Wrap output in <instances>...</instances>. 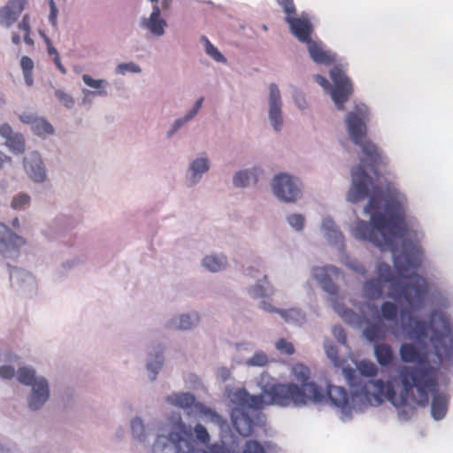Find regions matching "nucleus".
I'll return each mask as SVG.
<instances>
[{
	"label": "nucleus",
	"instance_id": "f257e3e1",
	"mask_svg": "<svg viewBox=\"0 0 453 453\" xmlns=\"http://www.w3.org/2000/svg\"><path fill=\"white\" fill-rule=\"evenodd\" d=\"M369 110H353L344 119L346 130L352 142L362 149L364 157L360 165L351 170V186L347 200L357 203L369 198L364 211L370 214L369 221L357 219L349 224L348 231L355 240L370 242L382 252L392 253L395 276L389 265L380 262L375 278L365 280L363 296L377 300L388 287L387 296L411 311L422 310L427 303L429 285L417 274L423 259V251L418 242L423 238L418 226L405 216V196L395 185L383 191L377 166L386 164L380 149L366 141Z\"/></svg>",
	"mask_w": 453,
	"mask_h": 453
},
{
	"label": "nucleus",
	"instance_id": "f03ea898",
	"mask_svg": "<svg viewBox=\"0 0 453 453\" xmlns=\"http://www.w3.org/2000/svg\"><path fill=\"white\" fill-rule=\"evenodd\" d=\"M389 333L396 339L403 336L414 342L400 346L399 355L403 362L416 364L404 365L397 376L384 382L387 400L391 394L418 392V402H426L427 389L433 388V378L438 374L440 365L453 355V326L444 312L433 311L428 322L418 316L403 311L400 325H392Z\"/></svg>",
	"mask_w": 453,
	"mask_h": 453
},
{
	"label": "nucleus",
	"instance_id": "7ed1b4c3",
	"mask_svg": "<svg viewBox=\"0 0 453 453\" xmlns=\"http://www.w3.org/2000/svg\"><path fill=\"white\" fill-rule=\"evenodd\" d=\"M207 429L201 424H186L179 411H172L157 428L154 441L146 453H196L195 442L210 441Z\"/></svg>",
	"mask_w": 453,
	"mask_h": 453
},
{
	"label": "nucleus",
	"instance_id": "20e7f679",
	"mask_svg": "<svg viewBox=\"0 0 453 453\" xmlns=\"http://www.w3.org/2000/svg\"><path fill=\"white\" fill-rule=\"evenodd\" d=\"M323 392L325 399L321 403L328 401L343 422L350 420L355 413H361L368 407L380 405L387 399L382 380H363L352 389L350 395L343 387L333 385L327 386L326 392L324 389Z\"/></svg>",
	"mask_w": 453,
	"mask_h": 453
},
{
	"label": "nucleus",
	"instance_id": "39448f33",
	"mask_svg": "<svg viewBox=\"0 0 453 453\" xmlns=\"http://www.w3.org/2000/svg\"><path fill=\"white\" fill-rule=\"evenodd\" d=\"M257 384L262 391V407L271 404L303 407L309 403H321L325 399L323 388L316 383H304L300 388L293 383H278L268 374H262Z\"/></svg>",
	"mask_w": 453,
	"mask_h": 453
},
{
	"label": "nucleus",
	"instance_id": "423d86ee",
	"mask_svg": "<svg viewBox=\"0 0 453 453\" xmlns=\"http://www.w3.org/2000/svg\"><path fill=\"white\" fill-rule=\"evenodd\" d=\"M438 374L433 378V388L432 390L427 389L426 401L418 402L419 397L418 392L411 390V392L391 394L390 399L388 400L392 405L395 408L398 417L402 420L410 419L415 412L416 406H425L428 403L430 396H432L431 403V414L435 420L442 419L447 413L449 405L448 395L441 391L438 386Z\"/></svg>",
	"mask_w": 453,
	"mask_h": 453
},
{
	"label": "nucleus",
	"instance_id": "0eeeda50",
	"mask_svg": "<svg viewBox=\"0 0 453 453\" xmlns=\"http://www.w3.org/2000/svg\"><path fill=\"white\" fill-rule=\"evenodd\" d=\"M17 381L29 387L25 397L26 407L28 411L36 412L42 411L50 402L51 396L49 379L37 372L31 365H24L18 368Z\"/></svg>",
	"mask_w": 453,
	"mask_h": 453
},
{
	"label": "nucleus",
	"instance_id": "6e6552de",
	"mask_svg": "<svg viewBox=\"0 0 453 453\" xmlns=\"http://www.w3.org/2000/svg\"><path fill=\"white\" fill-rule=\"evenodd\" d=\"M151 4L149 12L139 17L137 26L146 37L161 38L168 28L164 12L169 11L173 0H148Z\"/></svg>",
	"mask_w": 453,
	"mask_h": 453
},
{
	"label": "nucleus",
	"instance_id": "1a4fd4ad",
	"mask_svg": "<svg viewBox=\"0 0 453 453\" xmlns=\"http://www.w3.org/2000/svg\"><path fill=\"white\" fill-rule=\"evenodd\" d=\"M270 187L277 200L284 203H296L303 196L302 180L287 172L275 174L271 180Z\"/></svg>",
	"mask_w": 453,
	"mask_h": 453
},
{
	"label": "nucleus",
	"instance_id": "9d476101",
	"mask_svg": "<svg viewBox=\"0 0 453 453\" xmlns=\"http://www.w3.org/2000/svg\"><path fill=\"white\" fill-rule=\"evenodd\" d=\"M330 76L334 81V86H331L329 81L319 74L314 75V80L330 94L336 108L343 110L344 104L348 101L352 92V85L345 73L338 67H334L330 71Z\"/></svg>",
	"mask_w": 453,
	"mask_h": 453
},
{
	"label": "nucleus",
	"instance_id": "9b49d317",
	"mask_svg": "<svg viewBox=\"0 0 453 453\" xmlns=\"http://www.w3.org/2000/svg\"><path fill=\"white\" fill-rule=\"evenodd\" d=\"M283 99L279 86L271 82L267 87L265 100L266 120L275 133H280L284 128Z\"/></svg>",
	"mask_w": 453,
	"mask_h": 453
},
{
	"label": "nucleus",
	"instance_id": "f8f14e48",
	"mask_svg": "<svg viewBox=\"0 0 453 453\" xmlns=\"http://www.w3.org/2000/svg\"><path fill=\"white\" fill-rule=\"evenodd\" d=\"M332 305L335 312L347 323L353 326L362 327L369 322V316L375 311V305L370 302H364L359 304V313L345 307V305L337 298L332 299Z\"/></svg>",
	"mask_w": 453,
	"mask_h": 453
},
{
	"label": "nucleus",
	"instance_id": "ddd939ff",
	"mask_svg": "<svg viewBox=\"0 0 453 453\" xmlns=\"http://www.w3.org/2000/svg\"><path fill=\"white\" fill-rule=\"evenodd\" d=\"M286 13L285 20L289 25L292 34L299 40L307 39V35L312 30V25L308 16L303 13L300 17H294L296 6L293 0H277Z\"/></svg>",
	"mask_w": 453,
	"mask_h": 453
},
{
	"label": "nucleus",
	"instance_id": "4468645a",
	"mask_svg": "<svg viewBox=\"0 0 453 453\" xmlns=\"http://www.w3.org/2000/svg\"><path fill=\"white\" fill-rule=\"evenodd\" d=\"M10 281L12 288L23 297L32 298L38 293V282L35 276L24 268H12Z\"/></svg>",
	"mask_w": 453,
	"mask_h": 453
},
{
	"label": "nucleus",
	"instance_id": "2eb2a0df",
	"mask_svg": "<svg viewBox=\"0 0 453 453\" xmlns=\"http://www.w3.org/2000/svg\"><path fill=\"white\" fill-rule=\"evenodd\" d=\"M211 169V160L206 151L196 154L188 163L185 183L188 188L196 187Z\"/></svg>",
	"mask_w": 453,
	"mask_h": 453
},
{
	"label": "nucleus",
	"instance_id": "dca6fc26",
	"mask_svg": "<svg viewBox=\"0 0 453 453\" xmlns=\"http://www.w3.org/2000/svg\"><path fill=\"white\" fill-rule=\"evenodd\" d=\"M27 243L26 239L15 233L7 225L0 222V255L6 258L19 256L20 249Z\"/></svg>",
	"mask_w": 453,
	"mask_h": 453
},
{
	"label": "nucleus",
	"instance_id": "f3484780",
	"mask_svg": "<svg viewBox=\"0 0 453 453\" xmlns=\"http://www.w3.org/2000/svg\"><path fill=\"white\" fill-rule=\"evenodd\" d=\"M342 271L335 265H316L311 269V276L328 295L334 296L338 293V286L333 278H338Z\"/></svg>",
	"mask_w": 453,
	"mask_h": 453
},
{
	"label": "nucleus",
	"instance_id": "a211bd4d",
	"mask_svg": "<svg viewBox=\"0 0 453 453\" xmlns=\"http://www.w3.org/2000/svg\"><path fill=\"white\" fill-rule=\"evenodd\" d=\"M81 81L87 88H81V100L83 105L91 104L95 97H106L109 95L110 83L106 79L94 78L90 74L84 73Z\"/></svg>",
	"mask_w": 453,
	"mask_h": 453
},
{
	"label": "nucleus",
	"instance_id": "6ab92c4d",
	"mask_svg": "<svg viewBox=\"0 0 453 453\" xmlns=\"http://www.w3.org/2000/svg\"><path fill=\"white\" fill-rule=\"evenodd\" d=\"M236 446L234 441L230 443L227 441V437L222 435L220 445H214L209 452L203 453H234ZM276 451L277 447L271 442L261 445L257 441L250 440L245 443L242 453H275Z\"/></svg>",
	"mask_w": 453,
	"mask_h": 453
},
{
	"label": "nucleus",
	"instance_id": "aec40b11",
	"mask_svg": "<svg viewBox=\"0 0 453 453\" xmlns=\"http://www.w3.org/2000/svg\"><path fill=\"white\" fill-rule=\"evenodd\" d=\"M23 168L35 184H42L48 180L46 165L38 151H30L23 157Z\"/></svg>",
	"mask_w": 453,
	"mask_h": 453
},
{
	"label": "nucleus",
	"instance_id": "412c9836",
	"mask_svg": "<svg viewBox=\"0 0 453 453\" xmlns=\"http://www.w3.org/2000/svg\"><path fill=\"white\" fill-rule=\"evenodd\" d=\"M319 231L328 245L335 247L340 251L346 248L345 236L331 215L322 216Z\"/></svg>",
	"mask_w": 453,
	"mask_h": 453
},
{
	"label": "nucleus",
	"instance_id": "4be33fe9",
	"mask_svg": "<svg viewBox=\"0 0 453 453\" xmlns=\"http://www.w3.org/2000/svg\"><path fill=\"white\" fill-rule=\"evenodd\" d=\"M227 396L230 402L234 405V408H242L247 410L261 409L262 395H250L244 388H227Z\"/></svg>",
	"mask_w": 453,
	"mask_h": 453
},
{
	"label": "nucleus",
	"instance_id": "5701e85b",
	"mask_svg": "<svg viewBox=\"0 0 453 453\" xmlns=\"http://www.w3.org/2000/svg\"><path fill=\"white\" fill-rule=\"evenodd\" d=\"M264 175L261 166L254 165L235 171L232 176V184L236 188H247L255 186Z\"/></svg>",
	"mask_w": 453,
	"mask_h": 453
},
{
	"label": "nucleus",
	"instance_id": "b1692460",
	"mask_svg": "<svg viewBox=\"0 0 453 453\" xmlns=\"http://www.w3.org/2000/svg\"><path fill=\"white\" fill-rule=\"evenodd\" d=\"M257 409L248 408L247 410L242 408H233L231 411V419L233 426L236 431L242 436H249L251 434L254 424V418L257 415Z\"/></svg>",
	"mask_w": 453,
	"mask_h": 453
},
{
	"label": "nucleus",
	"instance_id": "393cba45",
	"mask_svg": "<svg viewBox=\"0 0 453 453\" xmlns=\"http://www.w3.org/2000/svg\"><path fill=\"white\" fill-rule=\"evenodd\" d=\"M200 320L199 312L192 310L172 317L166 322V326L176 331H191L198 326Z\"/></svg>",
	"mask_w": 453,
	"mask_h": 453
},
{
	"label": "nucleus",
	"instance_id": "a878e982",
	"mask_svg": "<svg viewBox=\"0 0 453 453\" xmlns=\"http://www.w3.org/2000/svg\"><path fill=\"white\" fill-rule=\"evenodd\" d=\"M313 29L307 35V39L301 41L307 43L308 51L311 59L317 64L329 65L335 61V55L329 50H326L321 42L313 41L311 35Z\"/></svg>",
	"mask_w": 453,
	"mask_h": 453
},
{
	"label": "nucleus",
	"instance_id": "bb28decb",
	"mask_svg": "<svg viewBox=\"0 0 453 453\" xmlns=\"http://www.w3.org/2000/svg\"><path fill=\"white\" fill-rule=\"evenodd\" d=\"M203 103V98H198L192 108L188 110L183 116L176 118L169 126L165 132L167 138H173L180 130L186 127L188 123L192 121L200 111Z\"/></svg>",
	"mask_w": 453,
	"mask_h": 453
},
{
	"label": "nucleus",
	"instance_id": "cd10ccee",
	"mask_svg": "<svg viewBox=\"0 0 453 453\" xmlns=\"http://www.w3.org/2000/svg\"><path fill=\"white\" fill-rule=\"evenodd\" d=\"M68 218L58 214L50 220L42 229V234L49 240H59L66 232Z\"/></svg>",
	"mask_w": 453,
	"mask_h": 453
},
{
	"label": "nucleus",
	"instance_id": "c85d7f7f",
	"mask_svg": "<svg viewBox=\"0 0 453 453\" xmlns=\"http://www.w3.org/2000/svg\"><path fill=\"white\" fill-rule=\"evenodd\" d=\"M201 266L211 273L223 272L228 266L227 256L223 252H211L202 258Z\"/></svg>",
	"mask_w": 453,
	"mask_h": 453
},
{
	"label": "nucleus",
	"instance_id": "c756f323",
	"mask_svg": "<svg viewBox=\"0 0 453 453\" xmlns=\"http://www.w3.org/2000/svg\"><path fill=\"white\" fill-rule=\"evenodd\" d=\"M24 4L23 0H11L0 10V25L10 27L24 10Z\"/></svg>",
	"mask_w": 453,
	"mask_h": 453
},
{
	"label": "nucleus",
	"instance_id": "7c9ffc66",
	"mask_svg": "<svg viewBox=\"0 0 453 453\" xmlns=\"http://www.w3.org/2000/svg\"><path fill=\"white\" fill-rule=\"evenodd\" d=\"M274 288L270 287L268 275L265 274L262 279L257 280L254 283L245 288L247 296L254 300L262 299L273 295Z\"/></svg>",
	"mask_w": 453,
	"mask_h": 453
},
{
	"label": "nucleus",
	"instance_id": "2f4dec72",
	"mask_svg": "<svg viewBox=\"0 0 453 453\" xmlns=\"http://www.w3.org/2000/svg\"><path fill=\"white\" fill-rule=\"evenodd\" d=\"M165 357L162 350L150 352L146 359V372L150 381L153 382L157 380V375L163 368Z\"/></svg>",
	"mask_w": 453,
	"mask_h": 453
},
{
	"label": "nucleus",
	"instance_id": "473e14b6",
	"mask_svg": "<svg viewBox=\"0 0 453 453\" xmlns=\"http://www.w3.org/2000/svg\"><path fill=\"white\" fill-rule=\"evenodd\" d=\"M165 403L187 411L188 409L194 407L196 409V397L189 392H173L165 396Z\"/></svg>",
	"mask_w": 453,
	"mask_h": 453
},
{
	"label": "nucleus",
	"instance_id": "72a5a7b5",
	"mask_svg": "<svg viewBox=\"0 0 453 453\" xmlns=\"http://www.w3.org/2000/svg\"><path fill=\"white\" fill-rule=\"evenodd\" d=\"M86 263V257L76 255L63 261L57 268L56 273L58 278L67 277L74 269L82 266Z\"/></svg>",
	"mask_w": 453,
	"mask_h": 453
},
{
	"label": "nucleus",
	"instance_id": "f704fd0d",
	"mask_svg": "<svg viewBox=\"0 0 453 453\" xmlns=\"http://www.w3.org/2000/svg\"><path fill=\"white\" fill-rule=\"evenodd\" d=\"M339 262L349 270L360 276L367 275L365 265L357 258L351 257L346 252V248L340 251Z\"/></svg>",
	"mask_w": 453,
	"mask_h": 453
},
{
	"label": "nucleus",
	"instance_id": "c9c22d12",
	"mask_svg": "<svg viewBox=\"0 0 453 453\" xmlns=\"http://www.w3.org/2000/svg\"><path fill=\"white\" fill-rule=\"evenodd\" d=\"M130 431L134 440L140 443L147 442L150 438L149 428L140 417H134L130 420Z\"/></svg>",
	"mask_w": 453,
	"mask_h": 453
},
{
	"label": "nucleus",
	"instance_id": "e433bc0d",
	"mask_svg": "<svg viewBox=\"0 0 453 453\" xmlns=\"http://www.w3.org/2000/svg\"><path fill=\"white\" fill-rule=\"evenodd\" d=\"M280 316L286 323L297 326H303L307 321L305 311L297 307L281 309Z\"/></svg>",
	"mask_w": 453,
	"mask_h": 453
},
{
	"label": "nucleus",
	"instance_id": "4c0bfd02",
	"mask_svg": "<svg viewBox=\"0 0 453 453\" xmlns=\"http://www.w3.org/2000/svg\"><path fill=\"white\" fill-rule=\"evenodd\" d=\"M373 352L377 362L381 366L390 365L395 359L393 349L388 343H374Z\"/></svg>",
	"mask_w": 453,
	"mask_h": 453
},
{
	"label": "nucleus",
	"instance_id": "58836bf2",
	"mask_svg": "<svg viewBox=\"0 0 453 453\" xmlns=\"http://www.w3.org/2000/svg\"><path fill=\"white\" fill-rule=\"evenodd\" d=\"M196 411L201 413L206 420L219 426L221 432H224L225 429H228L226 421L211 408L203 405V403H196Z\"/></svg>",
	"mask_w": 453,
	"mask_h": 453
},
{
	"label": "nucleus",
	"instance_id": "ea45409f",
	"mask_svg": "<svg viewBox=\"0 0 453 453\" xmlns=\"http://www.w3.org/2000/svg\"><path fill=\"white\" fill-rule=\"evenodd\" d=\"M200 42L203 46L204 53L211 58L213 61L220 64H226V58L219 50V49L212 44L207 36L202 35Z\"/></svg>",
	"mask_w": 453,
	"mask_h": 453
},
{
	"label": "nucleus",
	"instance_id": "a19ab883",
	"mask_svg": "<svg viewBox=\"0 0 453 453\" xmlns=\"http://www.w3.org/2000/svg\"><path fill=\"white\" fill-rule=\"evenodd\" d=\"M4 144L14 155L23 154L26 150L25 138L20 133L14 134Z\"/></svg>",
	"mask_w": 453,
	"mask_h": 453
},
{
	"label": "nucleus",
	"instance_id": "79ce46f5",
	"mask_svg": "<svg viewBox=\"0 0 453 453\" xmlns=\"http://www.w3.org/2000/svg\"><path fill=\"white\" fill-rule=\"evenodd\" d=\"M288 226L296 233H302L305 229L306 217L300 212H290L285 217Z\"/></svg>",
	"mask_w": 453,
	"mask_h": 453
},
{
	"label": "nucleus",
	"instance_id": "37998d69",
	"mask_svg": "<svg viewBox=\"0 0 453 453\" xmlns=\"http://www.w3.org/2000/svg\"><path fill=\"white\" fill-rule=\"evenodd\" d=\"M325 353L327 358L335 367H342L344 359L338 354V348L332 340L326 339L323 344Z\"/></svg>",
	"mask_w": 453,
	"mask_h": 453
},
{
	"label": "nucleus",
	"instance_id": "c03bdc74",
	"mask_svg": "<svg viewBox=\"0 0 453 453\" xmlns=\"http://www.w3.org/2000/svg\"><path fill=\"white\" fill-rule=\"evenodd\" d=\"M33 134L40 138H45L52 135L55 132L53 126L45 119L39 117L33 127L31 128Z\"/></svg>",
	"mask_w": 453,
	"mask_h": 453
},
{
	"label": "nucleus",
	"instance_id": "a18cd8bd",
	"mask_svg": "<svg viewBox=\"0 0 453 453\" xmlns=\"http://www.w3.org/2000/svg\"><path fill=\"white\" fill-rule=\"evenodd\" d=\"M32 202V196L27 192H19L15 194L10 203L12 209L15 211L27 210Z\"/></svg>",
	"mask_w": 453,
	"mask_h": 453
},
{
	"label": "nucleus",
	"instance_id": "49530a36",
	"mask_svg": "<svg viewBox=\"0 0 453 453\" xmlns=\"http://www.w3.org/2000/svg\"><path fill=\"white\" fill-rule=\"evenodd\" d=\"M141 73V66L134 61L119 63L114 68V74L119 76H126L128 73L140 74Z\"/></svg>",
	"mask_w": 453,
	"mask_h": 453
},
{
	"label": "nucleus",
	"instance_id": "de8ad7c7",
	"mask_svg": "<svg viewBox=\"0 0 453 453\" xmlns=\"http://www.w3.org/2000/svg\"><path fill=\"white\" fill-rule=\"evenodd\" d=\"M363 335L368 342L377 343V341L385 338V332L380 326L372 324L363 330Z\"/></svg>",
	"mask_w": 453,
	"mask_h": 453
},
{
	"label": "nucleus",
	"instance_id": "09e8293b",
	"mask_svg": "<svg viewBox=\"0 0 453 453\" xmlns=\"http://www.w3.org/2000/svg\"><path fill=\"white\" fill-rule=\"evenodd\" d=\"M380 313L382 318L390 322L397 321L398 308L396 304L391 302H384L380 307Z\"/></svg>",
	"mask_w": 453,
	"mask_h": 453
},
{
	"label": "nucleus",
	"instance_id": "8fccbe9b",
	"mask_svg": "<svg viewBox=\"0 0 453 453\" xmlns=\"http://www.w3.org/2000/svg\"><path fill=\"white\" fill-rule=\"evenodd\" d=\"M292 375L301 383L300 388H303L304 383H314L313 381H309L310 370L303 364H296L292 367Z\"/></svg>",
	"mask_w": 453,
	"mask_h": 453
},
{
	"label": "nucleus",
	"instance_id": "3c124183",
	"mask_svg": "<svg viewBox=\"0 0 453 453\" xmlns=\"http://www.w3.org/2000/svg\"><path fill=\"white\" fill-rule=\"evenodd\" d=\"M269 362L268 355L263 350H257L245 361V365L250 367H263Z\"/></svg>",
	"mask_w": 453,
	"mask_h": 453
},
{
	"label": "nucleus",
	"instance_id": "603ef678",
	"mask_svg": "<svg viewBox=\"0 0 453 453\" xmlns=\"http://www.w3.org/2000/svg\"><path fill=\"white\" fill-rule=\"evenodd\" d=\"M18 29L22 34L23 40L27 45H33L34 40L30 36V22L27 14L24 15L22 20L18 24Z\"/></svg>",
	"mask_w": 453,
	"mask_h": 453
},
{
	"label": "nucleus",
	"instance_id": "864d4df0",
	"mask_svg": "<svg viewBox=\"0 0 453 453\" xmlns=\"http://www.w3.org/2000/svg\"><path fill=\"white\" fill-rule=\"evenodd\" d=\"M291 96L295 105L299 110H305L308 108V102L306 100L305 95L300 88L293 87Z\"/></svg>",
	"mask_w": 453,
	"mask_h": 453
},
{
	"label": "nucleus",
	"instance_id": "5fc2aeb1",
	"mask_svg": "<svg viewBox=\"0 0 453 453\" xmlns=\"http://www.w3.org/2000/svg\"><path fill=\"white\" fill-rule=\"evenodd\" d=\"M357 369L361 374L366 377H373L378 372L377 365L367 360H363L357 365Z\"/></svg>",
	"mask_w": 453,
	"mask_h": 453
},
{
	"label": "nucleus",
	"instance_id": "6e6d98bb",
	"mask_svg": "<svg viewBox=\"0 0 453 453\" xmlns=\"http://www.w3.org/2000/svg\"><path fill=\"white\" fill-rule=\"evenodd\" d=\"M276 349L284 355H292L295 352L294 344L285 338H280L275 342Z\"/></svg>",
	"mask_w": 453,
	"mask_h": 453
},
{
	"label": "nucleus",
	"instance_id": "4d7b16f0",
	"mask_svg": "<svg viewBox=\"0 0 453 453\" xmlns=\"http://www.w3.org/2000/svg\"><path fill=\"white\" fill-rule=\"evenodd\" d=\"M55 96L65 107L68 109H72L75 104L74 98L61 89L55 91Z\"/></svg>",
	"mask_w": 453,
	"mask_h": 453
},
{
	"label": "nucleus",
	"instance_id": "13d9d810",
	"mask_svg": "<svg viewBox=\"0 0 453 453\" xmlns=\"http://www.w3.org/2000/svg\"><path fill=\"white\" fill-rule=\"evenodd\" d=\"M18 369L11 365H0V378L2 380H12L13 378L17 379Z\"/></svg>",
	"mask_w": 453,
	"mask_h": 453
},
{
	"label": "nucleus",
	"instance_id": "bf43d9fd",
	"mask_svg": "<svg viewBox=\"0 0 453 453\" xmlns=\"http://www.w3.org/2000/svg\"><path fill=\"white\" fill-rule=\"evenodd\" d=\"M19 119L23 124L30 125L31 128L39 119L35 112L32 111H24L19 114Z\"/></svg>",
	"mask_w": 453,
	"mask_h": 453
},
{
	"label": "nucleus",
	"instance_id": "052dcab7",
	"mask_svg": "<svg viewBox=\"0 0 453 453\" xmlns=\"http://www.w3.org/2000/svg\"><path fill=\"white\" fill-rule=\"evenodd\" d=\"M332 334L337 340V342L343 345H347V338L344 329L341 326H334L331 328Z\"/></svg>",
	"mask_w": 453,
	"mask_h": 453
},
{
	"label": "nucleus",
	"instance_id": "680f3d73",
	"mask_svg": "<svg viewBox=\"0 0 453 453\" xmlns=\"http://www.w3.org/2000/svg\"><path fill=\"white\" fill-rule=\"evenodd\" d=\"M258 308L267 313H276L280 315L281 308H277L271 302L262 300L258 303Z\"/></svg>",
	"mask_w": 453,
	"mask_h": 453
},
{
	"label": "nucleus",
	"instance_id": "e2e57ef3",
	"mask_svg": "<svg viewBox=\"0 0 453 453\" xmlns=\"http://www.w3.org/2000/svg\"><path fill=\"white\" fill-rule=\"evenodd\" d=\"M49 4H50V15H49V20L50 21V23L52 24V26L54 27H57V26H58L57 18H58V10L56 6L54 0H50Z\"/></svg>",
	"mask_w": 453,
	"mask_h": 453
},
{
	"label": "nucleus",
	"instance_id": "0e129e2a",
	"mask_svg": "<svg viewBox=\"0 0 453 453\" xmlns=\"http://www.w3.org/2000/svg\"><path fill=\"white\" fill-rule=\"evenodd\" d=\"M14 134H16V132H14L10 124L3 123L0 125V136L4 141L12 136Z\"/></svg>",
	"mask_w": 453,
	"mask_h": 453
},
{
	"label": "nucleus",
	"instance_id": "69168bd1",
	"mask_svg": "<svg viewBox=\"0 0 453 453\" xmlns=\"http://www.w3.org/2000/svg\"><path fill=\"white\" fill-rule=\"evenodd\" d=\"M20 66L23 73L32 72L34 68V62L29 57L23 56L20 59Z\"/></svg>",
	"mask_w": 453,
	"mask_h": 453
},
{
	"label": "nucleus",
	"instance_id": "338daca9",
	"mask_svg": "<svg viewBox=\"0 0 453 453\" xmlns=\"http://www.w3.org/2000/svg\"><path fill=\"white\" fill-rule=\"evenodd\" d=\"M258 270L255 268L253 265H248L243 269V275L248 277H256Z\"/></svg>",
	"mask_w": 453,
	"mask_h": 453
},
{
	"label": "nucleus",
	"instance_id": "774afa93",
	"mask_svg": "<svg viewBox=\"0 0 453 453\" xmlns=\"http://www.w3.org/2000/svg\"><path fill=\"white\" fill-rule=\"evenodd\" d=\"M42 35L43 36L46 43L49 45V47H48V53L50 55H54L55 57L58 56L57 49L50 45V39L44 34H42Z\"/></svg>",
	"mask_w": 453,
	"mask_h": 453
}]
</instances>
